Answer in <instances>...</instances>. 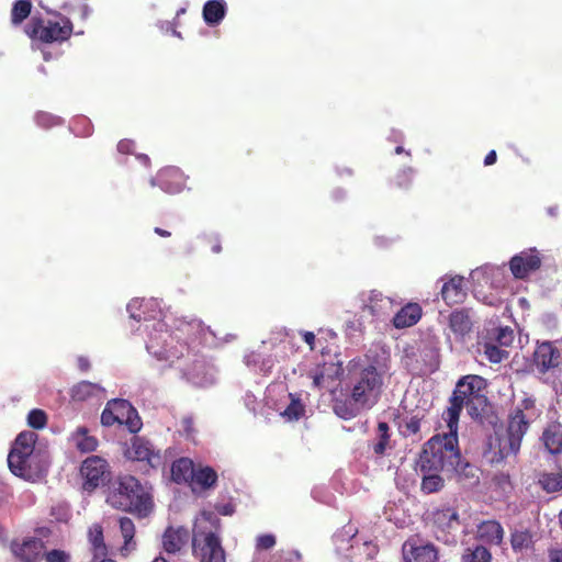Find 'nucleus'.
Here are the masks:
<instances>
[{"label": "nucleus", "mask_w": 562, "mask_h": 562, "mask_svg": "<svg viewBox=\"0 0 562 562\" xmlns=\"http://www.w3.org/2000/svg\"><path fill=\"white\" fill-rule=\"evenodd\" d=\"M477 538L490 544H499L504 537V530L499 522L486 520L477 526Z\"/></svg>", "instance_id": "nucleus-24"}, {"label": "nucleus", "mask_w": 562, "mask_h": 562, "mask_svg": "<svg viewBox=\"0 0 562 562\" xmlns=\"http://www.w3.org/2000/svg\"><path fill=\"white\" fill-rule=\"evenodd\" d=\"M382 385V374L373 364H352L350 380V397L352 401L372 407L379 400Z\"/></svg>", "instance_id": "nucleus-6"}, {"label": "nucleus", "mask_w": 562, "mask_h": 562, "mask_svg": "<svg viewBox=\"0 0 562 562\" xmlns=\"http://www.w3.org/2000/svg\"><path fill=\"white\" fill-rule=\"evenodd\" d=\"M420 429V422L417 417H411L404 425V432L407 435L416 434Z\"/></svg>", "instance_id": "nucleus-54"}, {"label": "nucleus", "mask_w": 562, "mask_h": 562, "mask_svg": "<svg viewBox=\"0 0 562 562\" xmlns=\"http://www.w3.org/2000/svg\"><path fill=\"white\" fill-rule=\"evenodd\" d=\"M288 397L290 403L280 414L289 422L297 420L304 415L305 407L300 398L295 397L293 394L289 393Z\"/></svg>", "instance_id": "nucleus-37"}, {"label": "nucleus", "mask_w": 562, "mask_h": 562, "mask_svg": "<svg viewBox=\"0 0 562 562\" xmlns=\"http://www.w3.org/2000/svg\"><path fill=\"white\" fill-rule=\"evenodd\" d=\"M150 186H158L167 193H178L184 186V176L178 168L167 167L150 179Z\"/></svg>", "instance_id": "nucleus-17"}, {"label": "nucleus", "mask_w": 562, "mask_h": 562, "mask_svg": "<svg viewBox=\"0 0 562 562\" xmlns=\"http://www.w3.org/2000/svg\"><path fill=\"white\" fill-rule=\"evenodd\" d=\"M483 352L493 363H499L507 355L504 349L488 342L483 344Z\"/></svg>", "instance_id": "nucleus-45"}, {"label": "nucleus", "mask_w": 562, "mask_h": 562, "mask_svg": "<svg viewBox=\"0 0 562 562\" xmlns=\"http://www.w3.org/2000/svg\"><path fill=\"white\" fill-rule=\"evenodd\" d=\"M475 395L464 381L460 380L458 382L450 406L442 414V419L447 427L453 428L459 424L462 407L464 405L469 406Z\"/></svg>", "instance_id": "nucleus-10"}, {"label": "nucleus", "mask_w": 562, "mask_h": 562, "mask_svg": "<svg viewBox=\"0 0 562 562\" xmlns=\"http://www.w3.org/2000/svg\"><path fill=\"white\" fill-rule=\"evenodd\" d=\"M78 367L81 371H87L90 368V362L87 358L79 357L78 358Z\"/></svg>", "instance_id": "nucleus-61"}, {"label": "nucleus", "mask_w": 562, "mask_h": 562, "mask_svg": "<svg viewBox=\"0 0 562 562\" xmlns=\"http://www.w3.org/2000/svg\"><path fill=\"white\" fill-rule=\"evenodd\" d=\"M518 407H520L525 414H529L530 418L533 416V414L530 413V409L533 407V401L531 398H525Z\"/></svg>", "instance_id": "nucleus-58"}, {"label": "nucleus", "mask_w": 562, "mask_h": 562, "mask_svg": "<svg viewBox=\"0 0 562 562\" xmlns=\"http://www.w3.org/2000/svg\"><path fill=\"white\" fill-rule=\"evenodd\" d=\"M540 265L541 259L536 249L521 251L509 261L510 271L517 279L526 278L529 273L536 271Z\"/></svg>", "instance_id": "nucleus-15"}, {"label": "nucleus", "mask_w": 562, "mask_h": 562, "mask_svg": "<svg viewBox=\"0 0 562 562\" xmlns=\"http://www.w3.org/2000/svg\"><path fill=\"white\" fill-rule=\"evenodd\" d=\"M47 416L41 409H33L29 413L27 423L31 427L41 429L46 425Z\"/></svg>", "instance_id": "nucleus-46"}, {"label": "nucleus", "mask_w": 562, "mask_h": 562, "mask_svg": "<svg viewBox=\"0 0 562 562\" xmlns=\"http://www.w3.org/2000/svg\"><path fill=\"white\" fill-rule=\"evenodd\" d=\"M36 434L33 431L21 432L8 456V464L11 472L26 481L35 482L43 475V469L38 463V456L34 452Z\"/></svg>", "instance_id": "nucleus-5"}, {"label": "nucleus", "mask_w": 562, "mask_h": 562, "mask_svg": "<svg viewBox=\"0 0 562 562\" xmlns=\"http://www.w3.org/2000/svg\"><path fill=\"white\" fill-rule=\"evenodd\" d=\"M499 273V269L493 266H484L481 268L474 269L470 277L473 283H476L477 285L484 286V285H491L494 286V281L492 280V277Z\"/></svg>", "instance_id": "nucleus-36"}, {"label": "nucleus", "mask_w": 562, "mask_h": 562, "mask_svg": "<svg viewBox=\"0 0 562 562\" xmlns=\"http://www.w3.org/2000/svg\"><path fill=\"white\" fill-rule=\"evenodd\" d=\"M220 519L213 512L203 510L194 521L192 548L200 562H225V553L217 536Z\"/></svg>", "instance_id": "nucleus-3"}, {"label": "nucleus", "mask_w": 562, "mask_h": 562, "mask_svg": "<svg viewBox=\"0 0 562 562\" xmlns=\"http://www.w3.org/2000/svg\"><path fill=\"white\" fill-rule=\"evenodd\" d=\"M186 379L196 386H209L215 382L216 371L204 359H195L193 364L181 369Z\"/></svg>", "instance_id": "nucleus-16"}, {"label": "nucleus", "mask_w": 562, "mask_h": 562, "mask_svg": "<svg viewBox=\"0 0 562 562\" xmlns=\"http://www.w3.org/2000/svg\"><path fill=\"white\" fill-rule=\"evenodd\" d=\"M32 3L30 0H16L12 8V22L21 23L31 12Z\"/></svg>", "instance_id": "nucleus-40"}, {"label": "nucleus", "mask_w": 562, "mask_h": 562, "mask_svg": "<svg viewBox=\"0 0 562 562\" xmlns=\"http://www.w3.org/2000/svg\"><path fill=\"white\" fill-rule=\"evenodd\" d=\"M133 148V142L124 139L117 144V150L122 154H127Z\"/></svg>", "instance_id": "nucleus-57"}, {"label": "nucleus", "mask_w": 562, "mask_h": 562, "mask_svg": "<svg viewBox=\"0 0 562 562\" xmlns=\"http://www.w3.org/2000/svg\"><path fill=\"white\" fill-rule=\"evenodd\" d=\"M193 462L188 458H180L172 463L171 477L177 483L189 482L193 474Z\"/></svg>", "instance_id": "nucleus-33"}, {"label": "nucleus", "mask_w": 562, "mask_h": 562, "mask_svg": "<svg viewBox=\"0 0 562 562\" xmlns=\"http://www.w3.org/2000/svg\"><path fill=\"white\" fill-rule=\"evenodd\" d=\"M189 531L182 526H169L161 537V544L167 553L180 552L189 541Z\"/></svg>", "instance_id": "nucleus-19"}, {"label": "nucleus", "mask_w": 562, "mask_h": 562, "mask_svg": "<svg viewBox=\"0 0 562 562\" xmlns=\"http://www.w3.org/2000/svg\"><path fill=\"white\" fill-rule=\"evenodd\" d=\"M183 429L187 432V436L190 437L192 432V420L189 418L183 419Z\"/></svg>", "instance_id": "nucleus-63"}, {"label": "nucleus", "mask_w": 562, "mask_h": 562, "mask_svg": "<svg viewBox=\"0 0 562 562\" xmlns=\"http://www.w3.org/2000/svg\"><path fill=\"white\" fill-rule=\"evenodd\" d=\"M472 326L471 315L465 310H457L449 315V329L458 341L463 340L471 333Z\"/></svg>", "instance_id": "nucleus-21"}, {"label": "nucleus", "mask_w": 562, "mask_h": 562, "mask_svg": "<svg viewBox=\"0 0 562 562\" xmlns=\"http://www.w3.org/2000/svg\"><path fill=\"white\" fill-rule=\"evenodd\" d=\"M358 300L363 316H369L371 321L384 319L392 310V300L376 290L361 292Z\"/></svg>", "instance_id": "nucleus-8"}, {"label": "nucleus", "mask_w": 562, "mask_h": 562, "mask_svg": "<svg viewBox=\"0 0 562 562\" xmlns=\"http://www.w3.org/2000/svg\"><path fill=\"white\" fill-rule=\"evenodd\" d=\"M110 405L117 416L119 424H123L126 420L128 414H133V406L126 400L115 398L110 401Z\"/></svg>", "instance_id": "nucleus-41"}, {"label": "nucleus", "mask_w": 562, "mask_h": 562, "mask_svg": "<svg viewBox=\"0 0 562 562\" xmlns=\"http://www.w3.org/2000/svg\"><path fill=\"white\" fill-rule=\"evenodd\" d=\"M464 280L462 277L456 276L443 283L441 296L449 304L461 303L465 297Z\"/></svg>", "instance_id": "nucleus-22"}, {"label": "nucleus", "mask_w": 562, "mask_h": 562, "mask_svg": "<svg viewBox=\"0 0 562 562\" xmlns=\"http://www.w3.org/2000/svg\"><path fill=\"white\" fill-rule=\"evenodd\" d=\"M106 502L113 508L146 517L153 509L149 493L134 476H122L113 483Z\"/></svg>", "instance_id": "nucleus-4"}, {"label": "nucleus", "mask_w": 562, "mask_h": 562, "mask_svg": "<svg viewBox=\"0 0 562 562\" xmlns=\"http://www.w3.org/2000/svg\"><path fill=\"white\" fill-rule=\"evenodd\" d=\"M120 530L124 540V543L121 547V553L123 555H128L132 551L136 549V541L134 540L135 525L132 521V519L127 517H122L120 519Z\"/></svg>", "instance_id": "nucleus-29"}, {"label": "nucleus", "mask_w": 562, "mask_h": 562, "mask_svg": "<svg viewBox=\"0 0 562 562\" xmlns=\"http://www.w3.org/2000/svg\"><path fill=\"white\" fill-rule=\"evenodd\" d=\"M339 367L334 363L325 364L322 369L317 368L310 373L313 380V385L317 389H324L328 386V382L333 381L339 373Z\"/></svg>", "instance_id": "nucleus-31"}, {"label": "nucleus", "mask_w": 562, "mask_h": 562, "mask_svg": "<svg viewBox=\"0 0 562 562\" xmlns=\"http://www.w3.org/2000/svg\"><path fill=\"white\" fill-rule=\"evenodd\" d=\"M216 472L210 467L193 469L192 479L190 480L193 488L202 490L211 487L216 482Z\"/></svg>", "instance_id": "nucleus-34"}, {"label": "nucleus", "mask_w": 562, "mask_h": 562, "mask_svg": "<svg viewBox=\"0 0 562 562\" xmlns=\"http://www.w3.org/2000/svg\"><path fill=\"white\" fill-rule=\"evenodd\" d=\"M42 557H44L46 562H69L70 561V554L65 550H58V549L47 551L46 553H43Z\"/></svg>", "instance_id": "nucleus-48"}, {"label": "nucleus", "mask_w": 562, "mask_h": 562, "mask_svg": "<svg viewBox=\"0 0 562 562\" xmlns=\"http://www.w3.org/2000/svg\"><path fill=\"white\" fill-rule=\"evenodd\" d=\"M10 550L20 561L36 562L43 555L44 542L31 536L16 538L11 541Z\"/></svg>", "instance_id": "nucleus-12"}, {"label": "nucleus", "mask_w": 562, "mask_h": 562, "mask_svg": "<svg viewBox=\"0 0 562 562\" xmlns=\"http://www.w3.org/2000/svg\"><path fill=\"white\" fill-rule=\"evenodd\" d=\"M72 31L69 20H64L63 24L59 22H48L46 25L33 24L26 30V33L32 38H37L44 43H52L56 41L67 40Z\"/></svg>", "instance_id": "nucleus-11"}, {"label": "nucleus", "mask_w": 562, "mask_h": 562, "mask_svg": "<svg viewBox=\"0 0 562 562\" xmlns=\"http://www.w3.org/2000/svg\"><path fill=\"white\" fill-rule=\"evenodd\" d=\"M357 533V528L353 525L345 526L339 532L334 536V541L338 551H345V544L349 542Z\"/></svg>", "instance_id": "nucleus-42"}, {"label": "nucleus", "mask_w": 562, "mask_h": 562, "mask_svg": "<svg viewBox=\"0 0 562 562\" xmlns=\"http://www.w3.org/2000/svg\"><path fill=\"white\" fill-rule=\"evenodd\" d=\"M461 380L464 381L469 385V387L473 391V393H475V394L484 385V380L477 375H468Z\"/></svg>", "instance_id": "nucleus-52"}, {"label": "nucleus", "mask_w": 562, "mask_h": 562, "mask_svg": "<svg viewBox=\"0 0 562 562\" xmlns=\"http://www.w3.org/2000/svg\"><path fill=\"white\" fill-rule=\"evenodd\" d=\"M127 426L131 432H137L142 427L140 418L136 412V409L133 407V414H128L126 417V420L123 422Z\"/></svg>", "instance_id": "nucleus-50"}, {"label": "nucleus", "mask_w": 562, "mask_h": 562, "mask_svg": "<svg viewBox=\"0 0 562 562\" xmlns=\"http://www.w3.org/2000/svg\"><path fill=\"white\" fill-rule=\"evenodd\" d=\"M434 533L446 543L454 541L453 532L460 527L458 513L450 507L436 509L431 513Z\"/></svg>", "instance_id": "nucleus-9"}, {"label": "nucleus", "mask_w": 562, "mask_h": 562, "mask_svg": "<svg viewBox=\"0 0 562 562\" xmlns=\"http://www.w3.org/2000/svg\"><path fill=\"white\" fill-rule=\"evenodd\" d=\"M378 436L379 440L373 446V450L376 454L384 453L386 446L389 443V426L386 423H379L378 425Z\"/></svg>", "instance_id": "nucleus-44"}, {"label": "nucleus", "mask_w": 562, "mask_h": 562, "mask_svg": "<svg viewBox=\"0 0 562 562\" xmlns=\"http://www.w3.org/2000/svg\"><path fill=\"white\" fill-rule=\"evenodd\" d=\"M540 484L547 492L560 491L562 488V472L543 474Z\"/></svg>", "instance_id": "nucleus-43"}, {"label": "nucleus", "mask_w": 562, "mask_h": 562, "mask_svg": "<svg viewBox=\"0 0 562 562\" xmlns=\"http://www.w3.org/2000/svg\"><path fill=\"white\" fill-rule=\"evenodd\" d=\"M222 247L217 238L214 240V245L212 246V251L214 254H218L221 251Z\"/></svg>", "instance_id": "nucleus-64"}, {"label": "nucleus", "mask_w": 562, "mask_h": 562, "mask_svg": "<svg viewBox=\"0 0 562 562\" xmlns=\"http://www.w3.org/2000/svg\"><path fill=\"white\" fill-rule=\"evenodd\" d=\"M448 432L428 440L419 458L422 472H446L460 476H475V467L463 463L458 448V425L447 427Z\"/></svg>", "instance_id": "nucleus-2"}, {"label": "nucleus", "mask_w": 562, "mask_h": 562, "mask_svg": "<svg viewBox=\"0 0 562 562\" xmlns=\"http://www.w3.org/2000/svg\"><path fill=\"white\" fill-rule=\"evenodd\" d=\"M549 562H562V549L550 550Z\"/></svg>", "instance_id": "nucleus-59"}, {"label": "nucleus", "mask_w": 562, "mask_h": 562, "mask_svg": "<svg viewBox=\"0 0 562 562\" xmlns=\"http://www.w3.org/2000/svg\"><path fill=\"white\" fill-rule=\"evenodd\" d=\"M103 392L104 390L101 385L89 381H81L72 386L70 396L74 401L83 402L90 398L100 397Z\"/></svg>", "instance_id": "nucleus-25"}, {"label": "nucleus", "mask_w": 562, "mask_h": 562, "mask_svg": "<svg viewBox=\"0 0 562 562\" xmlns=\"http://www.w3.org/2000/svg\"><path fill=\"white\" fill-rule=\"evenodd\" d=\"M513 339V331L508 328H499L498 329V335H497V340L502 344V345H508Z\"/></svg>", "instance_id": "nucleus-55"}, {"label": "nucleus", "mask_w": 562, "mask_h": 562, "mask_svg": "<svg viewBox=\"0 0 562 562\" xmlns=\"http://www.w3.org/2000/svg\"><path fill=\"white\" fill-rule=\"evenodd\" d=\"M422 317V307L417 303H408L393 317L396 328H406L415 325Z\"/></svg>", "instance_id": "nucleus-23"}, {"label": "nucleus", "mask_w": 562, "mask_h": 562, "mask_svg": "<svg viewBox=\"0 0 562 562\" xmlns=\"http://www.w3.org/2000/svg\"><path fill=\"white\" fill-rule=\"evenodd\" d=\"M302 337L304 339V341L310 346L311 349L314 348V342H315V335L314 333L312 331H304L302 334Z\"/></svg>", "instance_id": "nucleus-60"}, {"label": "nucleus", "mask_w": 562, "mask_h": 562, "mask_svg": "<svg viewBox=\"0 0 562 562\" xmlns=\"http://www.w3.org/2000/svg\"><path fill=\"white\" fill-rule=\"evenodd\" d=\"M461 562H492V555L486 548L476 546L464 551Z\"/></svg>", "instance_id": "nucleus-38"}, {"label": "nucleus", "mask_w": 562, "mask_h": 562, "mask_svg": "<svg viewBox=\"0 0 562 562\" xmlns=\"http://www.w3.org/2000/svg\"><path fill=\"white\" fill-rule=\"evenodd\" d=\"M101 423L104 426H112L114 424H119L117 416H115V413L112 409L110 402H108L105 408L101 414Z\"/></svg>", "instance_id": "nucleus-49"}, {"label": "nucleus", "mask_w": 562, "mask_h": 562, "mask_svg": "<svg viewBox=\"0 0 562 562\" xmlns=\"http://www.w3.org/2000/svg\"><path fill=\"white\" fill-rule=\"evenodd\" d=\"M339 367L334 363L325 364L322 369L317 368L310 373L313 380V385L317 389H324L328 386V382L333 381L339 373Z\"/></svg>", "instance_id": "nucleus-32"}, {"label": "nucleus", "mask_w": 562, "mask_h": 562, "mask_svg": "<svg viewBox=\"0 0 562 562\" xmlns=\"http://www.w3.org/2000/svg\"><path fill=\"white\" fill-rule=\"evenodd\" d=\"M127 311L131 318L137 322L143 319L146 323V350L156 360L172 366L184 356V351L189 353L187 346L179 341V336L168 330L166 315L158 300L133 299L127 304Z\"/></svg>", "instance_id": "nucleus-1"}, {"label": "nucleus", "mask_w": 562, "mask_h": 562, "mask_svg": "<svg viewBox=\"0 0 562 562\" xmlns=\"http://www.w3.org/2000/svg\"><path fill=\"white\" fill-rule=\"evenodd\" d=\"M495 161H496V153H495V150H491V151L486 155V157H485V159H484V165H485V166H491V165H493Z\"/></svg>", "instance_id": "nucleus-62"}, {"label": "nucleus", "mask_w": 562, "mask_h": 562, "mask_svg": "<svg viewBox=\"0 0 562 562\" xmlns=\"http://www.w3.org/2000/svg\"><path fill=\"white\" fill-rule=\"evenodd\" d=\"M276 544V538L272 535H261L257 538V549L267 550Z\"/></svg>", "instance_id": "nucleus-51"}, {"label": "nucleus", "mask_w": 562, "mask_h": 562, "mask_svg": "<svg viewBox=\"0 0 562 562\" xmlns=\"http://www.w3.org/2000/svg\"><path fill=\"white\" fill-rule=\"evenodd\" d=\"M127 458L136 461H146L151 467H158L161 457L153 449V446L144 438L135 437L126 450Z\"/></svg>", "instance_id": "nucleus-18"}, {"label": "nucleus", "mask_w": 562, "mask_h": 562, "mask_svg": "<svg viewBox=\"0 0 562 562\" xmlns=\"http://www.w3.org/2000/svg\"><path fill=\"white\" fill-rule=\"evenodd\" d=\"M35 122L38 126L50 127L61 124V119L46 112H40L35 115Z\"/></svg>", "instance_id": "nucleus-47"}, {"label": "nucleus", "mask_w": 562, "mask_h": 562, "mask_svg": "<svg viewBox=\"0 0 562 562\" xmlns=\"http://www.w3.org/2000/svg\"><path fill=\"white\" fill-rule=\"evenodd\" d=\"M70 441L81 452H92L98 447L95 437L89 435L86 427H78L70 436Z\"/></svg>", "instance_id": "nucleus-27"}, {"label": "nucleus", "mask_w": 562, "mask_h": 562, "mask_svg": "<svg viewBox=\"0 0 562 562\" xmlns=\"http://www.w3.org/2000/svg\"><path fill=\"white\" fill-rule=\"evenodd\" d=\"M559 350L551 342H542L537 346L533 352V362L538 371L547 372L559 363Z\"/></svg>", "instance_id": "nucleus-20"}, {"label": "nucleus", "mask_w": 562, "mask_h": 562, "mask_svg": "<svg viewBox=\"0 0 562 562\" xmlns=\"http://www.w3.org/2000/svg\"><path fill=\"white\" fill-rule=\"evenodd\" d=\"M528 537L524 532H515L512 536V546L515 550L522 549L527 546Z\"/></svg>", "instance_id": "nucleus-53"}, {"label": "nucleus", "mask_w": 562, "mask_h": 562, "mask_svg": "<svg viewBox=\"0 0 562 562\" xmlns=\"http://www.w3.org/2000/svg\"><path fill=\"white\" fill-rule=\"evenodd\" d=\"M80 471L85 479V490L91 491L104 482L108 464L102 458L93 456L83 461Z\"/></svg>", "instance_id": "nucleus-14"}, {"label": "nucleus", "mask_w": 562, "mask_h": 562, "mask_svg": "<svg viewBox=\"0 0 562 562\" xmlns=\"http://www.w3.org/2000/svg\"><path fill=\"white\" fill-rule=\"evenodd\" d=\"M402 551L405 562H436L438 559L435 546L417 538L405 541Z\"/></svg>", "instance_id": "nucleus-13"}, {"label": "nucleus", "mask_w": 562, "mask_h": 562, "mask_svg": "<svg viewBox=\"0 0 562 562\" xmlns=\"http://www.w3.org/2000/svg\"><path fill=\"white\" fill-rule=\"evenodd\" d=\"M370 408L369 406L360 405L352 401H337L334 404V411L337 416L344 419H351L356 417L360 411Z\"/></svg>", "instance_id": "nucleus-35"}, {"label": "nucleus", "mask_w": 562, "mask_h": 562, "mask_svg": "<svg viewBox=\"0 0 562 562\" xmlns=\"http://www.w3.org/2000/svg\"><path fill=\"white\" fill-rule=\"evenodd\" d=\"M361 323L359 321H349L346 323V333L349 336H355L361 331Z\"/></svg>", "instance_id": "nucleus-56"}, {"label": "nucleus", "mask_w": 562, "mask_h": 562, "mask_svg": "<svg viewBox=\"0 0 562 562\" xmlns=\"http://www.w3.org/2000/svg\"><path fill=\"white\" fill-rule=\"evenodd\" d=\"M88 541L91 546V551L95 559L106 555L108 548L104 542L103 529L99 524H94L89 528Z\"/></svg>", "instance_id": "nucleus-28"}, {"label": "nucleus", "mask_w": 562, "mask_h": 562, "mask_svg": "<svg viewBox=\"0 0 562 562\" xmlns=\"http://www.w3.org/2000/svg\"><path fill=\"white\" fill-rule=\"evenodd\" d=\"M543 443L549 452H562V425L552 424L543 432Z\"/></svg>", "instance_id": "nucleus-30"}, {"label": "nucleus", "mask_w": 562, "mask_h": 562, "mask_svg": "<svg viewBox=\"0 0 562 562\" xmlns=\"http://www.w3.org/2000/svg\"><path fill=\"white\" fill-rule=\"evenodd\" d=\"M529 414H525L520 407H517L510 415L507 435L499 439V451L492 461H501L510 454H516L520 449L521 439L527 431Z\"/></svg>", "instance_id": "nucleus-7"}, {"label": "nucleus", "mask_w": 562, "mask_h": 562, "mask_svg": "<svg viewBox=\"0 0 562 562\" xmlns=\"http://www.w3.org/2000/svg\"><path fill=\"white\" fill-rule=\"evenodd\" d=\"M424 477L422 482V488L426 493H435L438 492L442 485L443 480L441 476H439L438 472H423Z\"/></svg>", "instance_id": "nucleus-39"}, {"label": "nucleus", "mask_w": 562, "mask_h": 562, "mask_svg": "<svg viewBox=\"0 0 562 562\" xmlns=\"http://www.w3.org/2000/svg\"><path fill=\"white\" fill-rule=\"evenodd\" d=\"M226 14L224 0H209L203 7V19L209 25H217Z\"/></svg>", "instance_id": "nucleus-26"}]
</instances>
